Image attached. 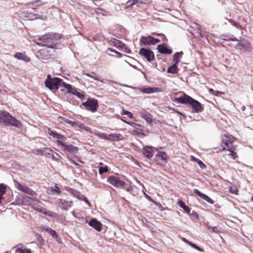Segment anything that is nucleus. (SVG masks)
I'll use <instances>...</instances> for the list:
<instances>
[{
	"mask_svg": "<svg viewBox=\"0 0 253 253\" xmlns=\"http://www.w3.org/2000/svg\"><path fill=\"white\" fill-rule=\"evenodd\" d=\"M27 18H28L30 20H34L36 19H41L42 20H44L46 18V16L43 15H40L38 14H32V13H27V15L26 16Z\"/></svg>",
	"mask_w": 253,
	"mask_h": 253,
	"instance_id": "b1692460",
	"label": "nucleus"
},
{
	"mask_svg": "<svg viewBox=\"0 0 253 253\" xmlns=\"http://www.w3.org/2000/svg\"><path fill=\"white\" fill-rule=\"evenodd\" d=\"M194 193L197 196L200 197L201 198H203L205 194H203L201 193L200 191H199L198 189H194Z\"/></svg>",
	"mask_w": 253,
	"mask_h": 253,
	"instance_id": "3c124183",
	"label": "nucleus"
},
{
	"mask_svg": "<svg viewBox=\"0 0 253 253\" xmlns=\"http://www.w3.org/2000/svg\"><path fill=\"white\" fill-rule=\"evenodd\" d=\"M88 224L90 226L93 227L97 231H100L101 230L102 224L95 218L91 219Z\"/></svg>",
	"mask_w": 253,
	"mask_h": 253,
	"instance_id": "4468645a",
	"label": "nucleus"
},
{
	"mask_svg": "<svg viewBox=\"0 0 253 253\" xmlns=\"http://www.w3.org/2000/svg\"><path fill=\"white\" fill-rule=\"evenodd\" d=\"M5 189L6 187L4 184H0V204L1 202L2 196L5 192Z\"/></svg>",
	"mask_w": 253,
	"mask_h": 253,
	"instance_id": "e433bc0d",
	"label": "nucleus"
},
{
	"mask_svg": "<svg viewBox=\"0 0 253 253\" xmlns=\"http://www.w3.org/2000/svg\"><path fill=\"white\" fill-rule=\"evenodd\" d=\"M60 120L65 122L66 123H67L68 124H69L70 123H71V121H70L69 119H68V118H66L59 117L58 118V120L60 121Z\"/></svg>",
	"mask_w": 253,
	"mask_h": 253,
	"instance_id": "603ef678",
	"label": "nucleus"
},
{
	"mask_svg": "<svg viewBox=\"0 0 253 253\" xmlns=\"http://www.w3.org/2000/svg\"><path fill=\"white\" fill-rule=\"evenodd\" d=\"M0 124L6 126L11 125L17 127H20L21 126L19 121L10 115L8 112L4 111L0 112Z\"/></svg>",
	"mask_w": 253,
	"mask_h": 253,
	"instance_id": "f03ea898",
	"label": "nucleus"
},
{
	"mask_svg": "<svg viewBox=\"0 0 253 253\" xmlns=\"http://www.w3.org/2000/svg\"><path fill=\"white\" fill-rule=\"evenodd\" d=\"M157 49L160 53L163 54H170L172 52L171 48L166 43H162L158 45Z\"/></svg>",
	"mask_w": 253,
	"mask_h": 253,
	"instance_id": "9b49d317",
	"label": "nucleus"
},
{
	"mask_svg": "<svg viewBox=\"0 0 253 253\" xmlns=\"http://www.w3.org/2000/svg\"><path fill=\"white\" fill-rule=\"evenodd\" d=\"M69 191H70L71 192H72L73 194H74L76 196H77L79 195H80V193L78 192H77V191H75V190H74L73 189H70V190H69Z\"/></svg>",
	"mask_w": 253,
	"mask_h": 253,
	"instance_id": "052dcab7",
	"label": "nucleus"
},
{
	"mask_svg": "<svg viewBox=\"0 0 253 253\" xmlns=\"http://www.w3.org/2000/svg\"><path fill=\"white\" fill-rule=\"evenodd\" d=\"M140 117L144 119L148 123H151L152 122V117L150 113L146 111H142L140 112Z\"/></svg>",
	"mask_w": 253,
	"mask_h": 253,
	"instance_id": "aec40b11",
	"label": "nucleus"
},
{
	"mask_svg": "<svg viewBox=\"0 0 253 253\" xmlns=\"http://www.w3.org/2000/svg\"><path fill=\"white\" fill-rule=\"evenodd\" d=\"M150 1V0H137V2L139 3H148Z\"/></svg>",
	"mask_w": 253,
	"mask_h": 253,
	"instance_id": "bf43d9fd",
	"label": "nucleus"
},
{
	"mask_svg": "<svg viewBox=\"0 0 253 253\" xmlns=\"http://www.w3.org/2000/svg\"><path fill=\"white\" fill-rule=\"evenodd\" d=\"M34 201L38 202V199L30 197L28 196H23L22 198V202L25 205H31Z\"/></svg>",
	"mask_w": 253,
	"mask_h": 253,
	"instance_id": "6ab92c4d",
	"label": "nucleus"
},
{
	"mask_svg": "<svg viewBox=\"0 0 253 253\" xmlns=\"http://www.w3.org/2000/svg\"><path fill=\"white\" fill-rule=\"evenodd\" d=\"M179 206L183 209L185 212L189 213L190 211V209L186 205H185V203L181 200L178 202Z\"/></svg>",
	"mask_w": 253,
	"mask_h": 253,
	"instance_id": "c756f323",
	"label": "nucleus"
},
{
	"mask_svg": "<svg viewBox=\"0 0 253 253\" xmlns=\"http://www.w3.org/2000/svg\"><path fill=\"white\" fill-rule=\"evenodd\" d=\"M62 80L56 77L52 78L50 75H47V79L44 82L45 86L50 90L58 89L62 86Z\"/></svg>",
	"mask_w": 253,
	"mask_h": 253,
	"instance_id": "20e7f679",
	"label": "nucleus"
},
{
	"mask_svg": "<svg viewBox=\"0 0 253 253\" xmlns=\"http://www.w3.org/2000/svg\"><path fill=\"white\" fill-rule=\"evenodd\" d=\"M16 253H31V251L28 249H22L19 248H17Z\"/></svg>",
	"mask_w": 253,
	"mask_h": 253,
	"instance_id": "a19ab883",
	"label": "nucleus"
},
{
	"mask_svg": "<svg viewBox=\"0 0 253 253\" xmlns=\"http://www.w3.org/2000/svg\"><path fill=\"white\" fill-rule=\"evenodd\" d=\"M203 199L205 200L206 202L209 203L210 204H213L214 203V201L211 199L209 196L204 194V196L202 198Z\"/></svg>",
	"mask_w": 253,
	"mask_h": 253,
	"instance_id": "c03bdc74",
	"label": "nucleus"
},
{
	"mask_svg": "<svg viewBox=\"0 0 253 253\" xmlns=\"http://www.w3.org/2000/svg\"><path fill=\"white\" fill-rule=\"evenodd\" d=\"M142 152L143 156L148 159H151L154 155V151L151 147L146 146L142 148Z\"/></svg>",
	"mask_w": 253,
	"mask_h": 253,
	"instance_id": "ddd939ff",
	"label": "nucleus"
},
{
	"mask_svg": "<svg viewBox=\"0 0 253 253\" xmlns=\"http://www.w3.org/2000/svg\"><path fill=\"white\" fill-rule=\"evenodd\" d=\"M122 114V115H126L127 116V117L129 118H132V116H133V115L131 112L126 111V110H123Z\"/></svg>",
	"mask_w": 253,
	"mask_h": 253,
	"instance_id": "8fccbe9b",
	"label": "nucleus"
},
{
	"mask_svg": "<svg viewBox=\"0 0 253 253\" xmlns=\"http://www.w3.org/2000/svg\"><path fill=\"white\" fill-rule=\"evenodd\" d=\"M15 187L19 191L24 192L27 186L25 184H22L16 180L14 181Z\"/></svg>",
	"mask_w": 253,
	"mask_h": 253,
	"instance_id": "393cba45",
	"label": "nucleus"
},
{
	"mask_svg": "<svg viewBox=\"0 0 253 253\" xmlns=\"http://www.w3.org/2000/svg\"><path fill=\"white\" fill-rule=\"evenodd\" d=\"M110 42L111 44H113V45L117 47V48L124 49V47H125V44L123 43L116 39L112 38L110 40Z\"/></svg>",
	"mask_w": 253,
	"mask_h": 253,
	"instance_id": "5701e85b",
	"label": "nucleus"
},
{
	"mask_svg": "<svg viewBox=\"0 0 253 253\" xmlns=\"http://www.w3.org/2000/svg\"><path fill=\"white\" fill-rule=\"evenodd\" d=\"M150 201L153 203H154L156 205H157V206H158L159 207H161V208H162V205L160 204V203H158L157 202H156V201H155L154 200H153L152 199H151L150 200Z\"/></svg>",
	"mask_w": 253,
	"mask_h": 253,
	"instance_id": "e2e57ef3",
	"label": "nucleus"
},
{
	"mask_svg": "<svg viewBox=\"0 0 253 253\" xmlns=\"http://www.w3.org/2000/svg\"><path fill=\"white\" fill-rule=\"evenodd\" d=\"M179 103L189 105L192 108V112L199 113L204 110V107L200 102L185 93L182 96L175 98Z\"/></svg>",
	"mask_w": 253,
	"mask_h": 253,
	"instance_id": "f257e3e1",
	"label": "nucleus"
},
{
	"mask_svg": "<svg viewBox=\"0 0 253 253\" xmlns=\"http://www.w3.org/2000/svg\"><path fill=\"white\" fill-rule=\"evenodd\" d=\"M191 158V160L197 163L198 164L199 167L202 169H204L206 168V165L200 159L196 158L193 156H192Z\"/></svg>",
	"mask_w": 253,
	"mask_h": 253,
	"instance_id": "7c9ffc66",
	"label": "nucleus"
},
{
	"mask_svg": "<svg viewBox=\"0 0 253 253\" xmlns=\"http://www.w3.org/2000/svg\"><path fill=\"white\" fill-rule=\"evenodd\" d=\"M133 190L132 187L131 186H129L126 188V190L127 192H131Z\"/></svg>",
	"mask_w": 253,
	"mask_h": 253,
	"instance_id": "69168bd1",
	"label": "nucleus"
},
{
	"mask_svg": "<svg viewBox=\"0 0 253 253\" xmlns=\"http://www.w3.org/2000/svg\"><path fill=\"white\" fill-rule=\"evenodd\" d=\"M72 94L76 95L77 96H78L79 98H80L81 99H83L84 98V95L83 94L81 93L78 91H77L76 88L74 89V91H73Z\"/></svg>",
	"mask_w": 253,
	"mask_h": 253,
	"instance_id": "79ce46f5",
	"label": "nucleus"
},
{
	"mask_svg": "<svg viewBox=\"0 0 253 253\" xmlns=\"http://www.w3.org/2000/svg\"><path fill=\"white\" fill-rule=\"evenodd\" d=\"M82 105L84 106L86 110H89L92 112L96 111L98 107V101L94 98H88L86 102L82 103Z\"/></svg>",
	"mask_w": 253,
	"mask_h": 253,
	"instance_id": "0eeeda50",
	"label": "nucleus"
},
{
	"mask_svg": "<svg viewBox=\"0 0 253 253\" xmlns=\"http://www.w3.org/2000/svg\"><path fill=\"white\" fill-rule=\"evenodd\" d=\"M139 90L141 92L145 94H151L154 92H160L161 91V89L159 87H151L139 88Z\"/></svg>",
	"mask_w": 253,
	"mask_h": 253,
	"instance_id": "dca6fc26",
	"label": "nucleus"
},
{
	"mask_svg": "<svg viewBox=\"0 0 253 253\" xmlns=\"http://www.w3.org/2000/svg\"><path fill=\"white\" fill-rule=\"evenodd\" d=\"M57 201L59 207L65 211H67L72 206L73 204L72 201H67L61 199H59Z\"/></svg>",
	"mask_w": 253,
	"mask_h": 253,
	"instance_id": "2eb2a0df",
	"label": "nucleus"
},
{
	"mask_svg": "<svg viewBox=\"0 0 253 253\" xmlns=\"http://www.w3.org/2000/svg\"><path fill=\"white\" fill-rule=\"evenodd\" d=\"M108 181L111 185L117 188H122L126 184V183L124 181L121 180L115 176H110L108 177Z\"/></svg>",
	"mask_w": 253,
	"mask_h": 253,
	"instance_id": "9d476101",
	"label": "nucleus"
},
{
	"mask_svg": "<svg viewBox=\"0 0 253 253\" xmlns=\"http://www.w3.org/2000/svg\"><path fill=\"white\" fill-rule=\"evenodd\" d=\"M62 36L56 33H48L44 35L41 36L39 38V40L42 41L44 42V43L41 44L42 46H44L48 48H54L56 46V44L53 42L50 43L48 42V40H58L61 38Z\"/></svg>",
	"mask_w": 253,
	"mask_h": 253,
	"instance_id": "7ed1b4c3",
	"label": "nucleus"
},
{
	"mask_svg": "<svg viewBox=\"0 0 253 253\" xmlns=\"http://www.w3.org/2000/svg\"><path fill=\"white\" fill-rule=\"evenodd\" d=\"M124 49L125 50V51L127 53H130L131 52L130 49H129L128 48L126 47V45H125V47H124Z\"/></svg>",
	"mask_w": 253,
	"mask_h": 253,
	"instance_id": "774afa93",
	"label": "nucleus"
},
{
	"mask_svg": "<svg viewBox=\"0 0 253 253\" xmlns=\"http://www.w3.org/2000/svg\"><path fill=\"white\" fill-rule=\"evenodd\" d=\"M235 149L229 150L228 151L230 152L228 155L231 156L233 160H235L237 157L236 153L234 152Z\"/></svg>",
	"mask_w": 253,
	"mask_h": 253,
	"instance_id": "de8ad7c7",
	"label": "nucleus"
},
{
	"mask_svg": "<svg viewBox=\"0 0 253 253\" xmlns=\"http://www.w3.org/2000/svg\"><path fill=\"white\" fill-rule=\"evenodd\" d=\"M234 138L232 136L224 135L221 139L220 146L222 148L221 151L236 149L237 145L233 144Z\"/></svg>",
	"mask_w": 253,
	"mask_h": 253,
	"instance_id": "39448f33",
	"label": "nucleus"
},
{
	"mask_svg": "<svg viewBox=\"0 0 253 253\" xmlns=\"http://www.w3.org/2000/svg\"><path fill=\"white\" fill-rule=\"evenodd\" d=\"M108 171V169L107 166L101 167L99 169V173L100 174H102L104 172H106Z\"/></svg>",
	"mask_w": 253,
	"mask_h": 253,
	"instance_id": "a18cd8bd",
	"label": "nucleus"
},
{
	"mask_svg": "<svg viewBox=\"0 0 253 253\" xmlns=\"http://www.w3.org/2000/svg\"><path fill=\"white\" fill-rule=\"evenodd\" d=\"M48 134L49 135L52 136L53 138L56 139L58 138V137L59 135V134L56 132V131H52L50 129L48 130Z\"/></svg>",
	"mask_w": 253,
	"mask_h": 253,
	"instance_id": "37998d69",
	"label": "nucleus"
},
{
	"mask_svg": "<svg viewBox=\"0 0 253 253\" xmlns=\"http://www.w3.org/2000/svg\"><path fill=\"white\" fill-rule=\"evenodd\" d=\"M221 39L225 41H238V39L236 38H230L228 36L222 35H221Z\"/></svg>",
	"mask_w": 253,
	"mask_h": 253,
	"instance_id": "f704fd0d",
	"label": "nucleus"
},
{
	"mask_svg": "<svg viewBox=\"0 0 253 253\" xmlns=\"http://www.w3.org/2000/svg\"><path fill=\"white\" fill-rule=\"evenodd\" d=\"M64 150L69 152L75 153L78 151V148L73 145L66 144L64 148Z\"/></svg>",
	"mask_w": 253,
	"mask_h": 253,
	"instance_id": "a878e982",
	"label": "nucleus"
},
{
	"mask_svg": "<svg viewBox=\"0 0 253 253\" xmlns=\"http://www.w3.org/2000/svg\"><path fill=\"white\" fill-rule=\"evenodd\" d=\"M156 157L160 159L163 161H166L168 158V156L165 152H160L156 155Z\"/></svg>",
	"mask_w": 253,
	"mask_h": 253,
	"instance_id": "72a5a7b5",
	"label": "nucleus"
},
{
	"mask_svg": "<svg viewBox=\"0 0 253 253\" xmlns=\"http://www.w3.org/2000/svg\"><path fill=\"white\" fill-rule=\"evenodd\" d=\"M41 228L44 230L47 233L49 234L54 239H56V240H57L58 239H59V235L55 230L46 226H42L41 227Z\"/></svg>",
	"mask_w": 253,
	"mask_h": 253,
	"instance_id": "412c9836",
	"label": "nucleus"
},
{
	"mask_svg": "<svg viewBox=\"0 0 253 253\" xmlns=\"http://www.w3.org/2000/svg\"><path fill=\"white\" fill-rule=\"evenodd\" d=\"M52 159L54 160L58 161L61 158L60 156L56 152H53V154H52Z\"/></svg>",
	"mask_w": 253,
	"mask_h": 253,
	"instance_id": "09e8293b",
	"label": "nucleus"
},
{
	"mask_svg": "<svg viewBox=\"0 0 253 253\" xmlns=\"http://www.w3.org/2000/svg\"><path fill=\"white\" fill-rule=\"evenodd\" d=\"M54 151L50 148H45L44 155L46 157L50 158L52 157V154H53Z\"/></svg>",
	"mask_w": 253,
	"mask_h": 253,
	"instance_id": "c9c22d12",
	"label": "nucleus"
},
{
	"mask_svg": "<svg viewBox=\"0 0 253 253\" xmlns=\"http://www.w3.org/2000/svg\"><path fill=\"white\" fill-rule=\"evenodd\" d=\"M42 4L41 1L40 0H37L34 1L30 2L28 3V5L33 9L36 8L37 6Z\"/></svg>",
	"mask_w": 253,
	"mask_h": 253,
	"instance_id": "2f4dec72",
	"label": "nucleus"
},
{
	"mask_svg": "<svg viewBox=\"0 0 253 253\" xmlns=\"http://www.w3.org/2000/svg\"><path fill=\"white\" fill-rule=\"evenodd\" d=\"M47 193L50 195H59L61 191H60L59 188L57 186V184H56L54 187H50L47 189Z\"/></svg>",
	"mask_w": 253,
	"mask_h": 253,
	"instance_id": "a211bd4d",
	"label": "nucleus"
},
{
	"mask_svg": "<svg viewBox=\"0 0 253 253\" xmlns=\"http://www.w3.org/2000/svg\"><path fill=\"white\" fill-rule=\"evenodd\" d=\"M24 193L31 195L32 196H34L35 195H37L36 192L33 191L32 189H31L30 187H29L28 186L27 188H26V190L24 191Z\"/></svg>",
	"mask_w": 253,
	"mask_h": 253,
	"instance_id": "ea45409f",
	"label": "nucleus"
},
{
	"mask_svg": "<svg viewBox=\"0 0 253 253\" xmlns=\"http://www.w3.org/2000/svg\"><path fill=\"white\" fill-rule=\"evenodd\" d=\"M210 92L215 96H218L219 94L221 93V92L217 90H214L211 88L210 89Z\"/></svg>",
	"mask_w": 253,
	"mask_h": 253,
	"instance_id": "864d4df0",
	"label": "nucleus"
},
{
	"mask_svg": "<svg viewBox=\"0 0 253 253\" xmlns=\"http://www.w3.org/2000/svg\"><path fill=\"white\" fill-rule=\"evenodd\" d=\"M178 69L177 64L174 63L171 66H169L167 70V72L171 74H176L178 73Z\"/></svg>",
	"mask_w": 253,
	"mask_h": 253,
	"instance_id": "bb28decb",
	"label": "nucleus"
},
{
	"mask_svg": "<svg viewBox=\"0 0 253 253\" xmlns=\"http://www.w3.org/2000/svg\"><path fill=\"white\" fill-rule=\"evenodd\" d=\"M191 247L198 251H201V248L194 244H192Z\"/></svg>",
	"mask_w": 253,
	"mask_h": 253,
	"instance_id": "0e129e2a",
	"label": "nucleus"
},
{
	"mask_svg": "<svg viewBox=\"0 0 253 253\" xmlns=\"http://www.w3.org/2000/svg\"><path fill=\"white\" fill-rule=\"evenodd\" d=\"M119 136L120 135L118 134H106L104 133H102L99 135V137L102 139L113 141L118 140L119 138Z\"/></svg>",
	"mask_w": 253,
	"mask_h": 253,
	"instance_id": "f3484780",
	"label": "nucleus"
},
{
	"mask_svg": "<svg viewBox=\"0 0 253 253\" xmlns=\"http://www.w3.org/2000/svg\"><path fill=\"white\" fill-rule=\"evenodd\" d=\"M62 86L66 88L67 93H72L74 89L76 88L75 87H73L71 84H67L65 82H62Z\"/></svg>",
	"mask_w": 253,
	"mask_h": 253,
	"instance_id": "c85d7f7f",
	"label": "nucleus"
},
{
	"mask_svg": "<svg viewBox=\"0 0 253 253\" xmlns=\"http://www.w3.org/2000/svg\"><path fill=\"white\" fill-rule=\"evenodd\" d=\"M14 56L16 58L19 60H22L26 62H28L30 61V58L23 53L16 52L15 53Z\"/></svg>",
	"mask_w": 253,
	"mask_h": 253,
	"instance_id": "4be33fe9",
	"label": "nucleus"
},
{
	"mask_svg": "<svg viewBox=\"0 0 253 253\" xmlns=\"http://www.w3.org/2000/svg\"><path fill=\"white\" fill-rule=\"evenodd\" d=\"M160 42L159 39L154 38L151 36H142L140 39V44L144 46L155 45Z\"/></svg>",
	"mask_w": 253,
	"mask_h": 253,
	"instance_id": "423d86ee",
	"label": "nucleus"
},
{
	"mask_svg": "<svg viewBox=\"0 0 253 253\" xmlns=\"http://www.w3.org/2000/svg\"><path fill=\"white\" fill-rule=\"evenodd\" d=\"M206 228L212 233H218L219 230L216 226H211L209 225H206Z\"/></svg>",
	"mask_w": 253,
	"mask_h": 253,
	"instance_id": "4c0bfd02",
	"label": "nucleus"
},
{
	"mask_svg": "<svg viewBox=\"0 0 253 253\" xmlns=\"http://www.w3.org/2000/svg\"><path fill=\"white\" fill-rule=\"evenodd\" d=\"M139 54L145 57L149 62L152 61L155 59L153 52L149 49L142 47L140 49Z\"/></svg>",
	"mask_w": 253,
	"mask_h": 253,
	"instance_id": "1a4fd4ad",
	"label": "nucleus"
},
{
	"mask_svg": "<svg viewBox=\"0 0 253 253\" xmlns=\"http://www.w3.org/2000/svg\"><path fill=\"white\" fill-rule=\"evenodd\" d=\"M38 211H40V212L43 213L45 215H47V213L48 211H47L46 209L44 208H42V207H40L39 210H38Z\"/></svg>",
	"mask_w": 253,
	"mask_h": 253,
	"instance_id": "5fc2aeb1",
	"label": "nucleus"
},
{
	"mask_svg": "<svg viewBox=\"0 0 253 253\" xmlns=\"http://www.w3.org/2000/svg\"><path fill=\"white\" fill-rule=\"evenodd\" d=\"M238 42L235 46L238 49L249 52L251 51V44L247 40L240 37V40H238Z\"/></svg>",
	"mask_w": 253,
	"mask_h": 253,
	"instance_id": "6e6552de",
	"label": "nucleus"
},
{
	"mask_svg": "<svg viewBox=\"0 0 253 253\" xmlns=\"http://www.w3.org/2000/svg\"><path fill=\"white\" fill-rule=\"evenodd\" d=\"M40 203L41 202L38 199V202L34 201L31 206L33 209L38 211L40 208L41 207V206L39 205Z\"/></svg>",
	"mask_w": 253,
	"mask_h": 253,
	"instance_id": "58836bf2",
	"label": "nucleus"
},
{
	"mask_svg": "<svg viewBox=\"0 0 253 253\" xmlns=\"http://www.w3.org/2000/svg\"><path fill=\"white\" fill-rule=\"evenodd\" d=\"M37 57L41 60L48 59L50 56V53L47 49H40L36 54Z\"/></svg>",
	"mask_w": 253,
	"mask_h": 253,
	"instance_id": "f8f14e48",
	"label": "nucleus"
},
{
	"mask_svg": "<svg viewBox=\"0 0 253 253\" xmlns=\"http://www.w3.org/2000/svg\"><path fill=\"white\" fill-rule=\"evenodd\" d=\"M108 50H110L111 52H115V53L117 54L118 55V56L120 57H122V54L115 49H113L111 48H108Z\"/></svg>",
	"mask_w": 253,
	"mask_h": 253,
	"instance_id": "6e6d98bb",
	"label": "nucleus"
},
{
	"mask_svg": "<svg viewBox=\"0 0 253 253\" xmlns=\"http://www.w3.org/2000/svg\"><path fill=\"white\" fill-rule=\"evenodd\" d=\"M57 144L58 145L62 146V147L64 149L66 144L62 142V140H57Z\"/></svg>",
	"mask_w": 253,
	"mask_h": 253,
	"instance_id": "4d7b16f0",
	"label": "nucleus"
},
{
	"mask_svg": "<svg viewBox=\"0 0 253 253\" xmlns=\"http://www.w3.org/2000/svg\"><path fill=\"white\" fill-rule=\"evenodd\" d=\"M47 215L48 216L55 218L57 221H59L61 219H62V217L59 214L52 211H48Z\"/></svg>",
	"mask_w": 253,
	"mask_h": 253,
	"instance_id": "473e14b6",
	"label": "nucleus"
},
{
	"mask_svg": "<svg viewBox=\"0 0 253 253\" xmlns=\"http://www.w3.org/2000/svg\"><path fill=\"white\" fill-rule=\"evenodd\" d=\"M183 53L182 51L181 52H176L173 56V60L174 61V63L176 64H178L180 62V58L182 57Z\"/></svg>",
	"mask_w": 253,
	"mask_h": 253,
	"instance_id": "cd10ccee",
	"label": "nucleus"
},
{
	"mask_svg": "<svg viewBox=\"0 0 253 253\" xmlns=\"http://www.w3.org/2000/svg\"><path fill=\"white\" fill-rule=\"evenodd\" d=\"M45 148L42 149H38L35 150V154L37 155H43L44 153Z\"/></svg>",
	"mask_w": 253,
	"mask_h": 253,
	"instance_id": "49530a36",
	"label": "nucleus"
},
{
	"mask_svg": "<svg viewBox=\"0 0 253 253\" xmlns=\"http://www.w3.org/2000/svg\"><path fill=\"white\" fill-rule=\"evenodd\" d=\"M126 6L127 7H129L130 6H131L133 5V3H132L130 0H128L126 2Z\"/></svg>",
	"mask_w": 253,
	"mask_h": 253,
	"instance_id": "338daca9",
	"label": "nucleus"
},
{
	"mask_svg": "<svg viewBox=\"0 0 253 253\" xmlns=\"http://www.w3.org/2000/svg\"><path fill=\"white\" fill-rule=\"evenodd\" d=\"M104 11L101 9H98L96 12L97 14H102L103 15H106V14H105L104 12ZM105 13H107V12L106 11H104Z\"/></svg>",
	"mask_w": 253,
	"mask_h": 253,
	"instance_id": "13d9d810",
	"label": "nucleus"
},
{
	"mask_svg": "<svg viewBox=\"0 0 253 253\" xmlns=\"http://www.w3.org/2000/svg\"><path fill=\"white\" fill-rule=\"evenodd\" d=\"M66 139V138L63 135L60 134L59 135L57 140H60L65 141Z\"/></svg>",
	"mask_w": 253,
	"mask_h": 253,
	"instance_id": "680f3d73",
	"label": "nucleus"
}]
</instances>
